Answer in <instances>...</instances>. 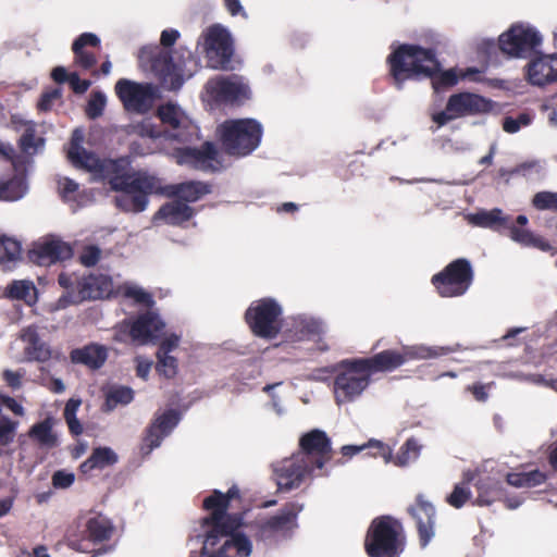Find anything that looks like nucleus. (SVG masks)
Segmentation results:
<instances>
[{
	"label": "nucleus",
	"mask_w": 557,
	"mask_h": 557,
	"mask_svg": "<svg viewBox=\"0 0 557 557\" xmlns=\"http://www.w3.org/2000/svg\"><path fill=\"white\" fill-rule=\"evenodd\" d=\"M240 491L236 485L226 493L213 490L203 499L202 507L210 510V515L202 519V525L209 527L203 541L202 554L209 557H248L252 545L250 540L239 532H235L243 524L240 513H228L230 504L240 499Z\"/></svg>",
	"instance_id": "obj_1"
},
{
	"label": "nucleus",
	"mask_w": 557,
	"mask_h": 557,
	"mask_svg": "<svg viewBox=\"0 0 557 557\" xmlns=\"http://www.w3.org/2000/svg\"><path fill=\"white\" fill-rule=\"evenodd\" d=\"M132 163L131 156L103 158L96 181L103 182L111 190L121 193L114 198L120 210L139 213L148 207L149 197L157 189L158 177L144 170L134 171Z\"/></svg>",
	"instance_id": "obj_2"
},
{
	"label": "nucleus",
	"mask_w": 557,
	"mask_h": 557,
	"mask_svg": "<svg viewBox=\"0 0 557 557\" xmlns=\"http://www.w3.org/2000/svg\"><path fill=\"white\" fill-rule=\"evenodd\" d=\"M394 85L401 89L408 79L430 78L435 91L450 88L458 83L455 70H442L434 48L413 44L399 45L386 60Z\"/></svg>",
	"instance_id": "obj_3"
},
{
	"label": "nucleus",
	"mask_w": 557,
	"mask_h": 557,
	"mask_svg": "<svg viewBox=\"0 0 557 557\" xmlns=\"http://www.w3.org/2000/svg\"><path fill=\"white\" fill-rule=\"evenodd\" d=\"M406 544L407 537L403 523L386 515L371 521L363 547L368 557H400Z\"/></svg>",
	"instance_id": "obj_4"
},
{
	"label": "nucleus",
	"mask_w": 557,
	"mask_h": 557,
	"mask_svg": "<svg viewBox=\"0 0 557 557\" xmlns=\"http://www.w3.org/2000/svg\"><path fill=\"white\" fill-rule=\"evenodd\" d=\"M58 283L66 290L58 299V308L61 309L86 300L109 298L113 292V281L106 274H89L78 277L75 274L61 272Z\"/></svg>",
	"instance_id": "obj_5"
},
{
	"label": "nucleus",
	"mask_w": 557,
	"mask_h": 557,
	"mask_svg": "<svg viewBox=\"0 0 557 557\" xmlns=\"http://www.w3.org/2000/svg\"><path fill=\"white\" fill-rule=\"evenodd\" d=\"M469 222L475 226L486 227L491 230H499L507 227V218L503 215V211L498 208L490 211L482 210L469 215ZM528 224V218L520 214L516 218V224L508 226L510 238L523 247L536 248L544 252L557 253L550 243L541 235L524 228Z\"/></svg>",
	"instance_id": "obj_6"
},
{
	"label": "nucleus",
	"mask_w": 557,
	"mask_h": 557,
	"mask_svg": "<svg viewBox=\"0 0 557 557\" xmlns=\"http://www.w3.org/2000/svg\"><path fill=\"white\" fill-rule=\"evenodd\" d=\"M224 152L233 157H246L260 145L263 128L253 119L226 120L218 128Z\"/></svg>",
	"instance_id": "obj_7"
},
{
	"label": "nucleus",
	"mask_w": 557,
	"mask_h": 557,
	"mask_svg": "<svg viewBox=\"0 0 557 557\" xmlns=\"http://www.w3.org/2000/svg\"><path fill=\"white\" fill-rule=\"evenodd\" d=\"M454 351L450 346L416 345L401 350L386 349L368 358H358L370 376L377 372H391L409 360L431 359L446 356Z\"/></svg>",
	"instance_id": "obj_8"
},
{
	"label": "nucleus",
	"mask_w": 557,
	"mask_h": 557,
	"mask_svg": "<svg viewBox=\"0 0 557 557\" xmlns=\"http://www.w3.org/2000/svg\"><path fill=\"white\" fill-rule=\"evenodd\" d=\"M358 358L345 359L338 363V372L333 381L334 399L337 405L355 401L368 388L371 376Z\"/></svg>",
	"instance_id": "obj_9"
},
{
	"label": "nucleus",
	"mask_w": 557,
	"mask_h": 557,
	"mask_svg": "<svg viewBox=\"0 0 557 557\" xmlns=\"http://www.w3.org/2000/svg\"><path fill=\"white\" fill-rule=\"evenodd\" d=\"M283 309L273 298H261L251 302L245 312V322L251 333L260 338L273 339L282 329L281 315Z\"/></svg>",
	"instance_id": "obj_10"
},
{
	"label": "nucleus",
	"mask_w": 557,
	"mask_h": 557,
	"mask_svg": "<svg viewBox=\"0 0 557 557\" xmlns=\"http://www.w3.org/2000/svg\"><path fill=\"white\" fill-rule=\"evenodd\" d=\"M29 157L17 154L11 145L2 144V163L8 174L2 176V201H16L25 196L28 189L27 165Z\"/></svg>",
	"instance_id": "obj_11"
},
{
	"label": "nucleus",
	"mask_w": 557,
	"mask_h": 557,
	"mask_svg": "<svg viewBox=\"0 0 557 557\" xmlns=\"http://www.w3.org/2000/svg\"><path fill=\"white\" fill-rule=\"evenodd\" d=\"M474 278L470 261L458 258L432 276V284L441 297L451 298L466 294Z\"/></svg>",
	"instance_id": "obj_12"
},
{
	"label": "nucleus",
	"mask_w": 557,
	"mask_h": 557,
	"mask_svg": "<svg viewBox=\"0 0 557 557\" xmlns=\"http://www.w3.org/2000/svg\"><path fill=\"white\" fill-rule=\"evenodd\" d=\"M492 101L473 92H458L449 96L445 110L434 113L432 120L438 127L448 122L470 115H480L491 112Z\"/></svg>",
	"instance_id": "obj_13"
},
{
	"label": "nucleus",
	"mask_w": 557,
	"mask_h": 557,
	"mask_svg": "<svg viewBox=\"0 0 557 557\" xmlns=\"http://www.w3.org/2000/svg\"><path fill=\"white\" fill-rule=\"evenodd\" d=\"M296 455L318 471L315 476L329 475V471L323 468L332 458V446L324 431L314 429L304 434L299 440V451Z\"/></svg>",
	"instance_id": "obj_14"
},
{
	"label": "nucleus",
	"mask_w": 557,
	"mask_h": 557,
	"mask_svg": "<svg viewBox=\"0 0 557 557\" xmlns=\"http://www.w3.org/2000/svg\"><path fill=\"white\" fill-rule=\"evenodd\" d=\"M542 42L540 33L532 26L517 23L498 38L500 51L512 58H523Z\"/></svg>",
	"instance_id": "obj_15"
},
{
	"label": "nucleus",
	"mask_w": 557,
	"mask_h": 557,
	"mask_svg": "<svg viewBox=\"0 0 557 557\" xmlns=\"http://www.w3.org/2000/svg\"><path fill=\"white\" fill-rule=\"evenodd\" d=\"M115 92L127 111L148 112L156 98V89L151 84H140L121 78L115 84Z\"/></svg>",
	"instance_id": "obj_16"
},
{
	"label": "nucleus",
	"mask_w": 557,
	"mask_h": 557,
	"mask_svg": "<svg viewBox=\"0 0 557 557\" xmlns=\"http://www.w3.org/2000/svg\"><path fill=\"white\" fill-rule=\"evenodd\" d=\"M74 255L71 244L50 235L35 242L27 252V258L34 264L49 267L58 262L70 260Z\"/></svg>",
	"instance_id": "obj_17"
},
{
	"label": "nucleus",
	"mask_w": 557,
	"mask_h": 557,
	"mask_svg": "<svg viewBox=\"0 0 557 557\" xmlns=\"http://www.w3.org/2000/svg\"><path fill=\"white\" fill-rule=\"evenodd\" d=\"M206 50L210 67L227 70L233 55V42L230 33L220 25L209 27L206 35Z\"/></svg>",
	"instance_id": "obj_18"
},
{
	"label": "nucleus",
	"mask_w": 557,
	"mask_h": 557,
	"mask_svg": "<svg viewBox=\"0 0 557 557\" xmlns=\"http://www.w3.org/2000/svg\"><path fill=\"white\" fill-rule=\"evenodd\" d=\"M177 163L202 172H216L222 163L215 145L205 141L200 147H184L176 151Z\"/></svg>",
	"instance_id": "obj_19"
},
{
	"label": "nucleus",
	"mask_w": 557,
	"mask_h": 557,
	"mask_svg": "<svg viewBox=\"0 0 557 557\" xmlns=\"http://www.w3.org/2000/svg\"><path fill=\"white\" fill-rule=\"evenodd\" d=\"M207 91L218 101L239 103L249 99L250 90L238 75L219 76L207 83Z\"/></svg>",
	"instance_id": "obj_20"
},
{
	"label": "nucleus",
	"mask_w": 557,
	"mask_h": 557,
	"mask_svg": "<svg viewBox=\"0 0 557 557\" xmlns=\"http://www.w3.org/2000/svg\"><path fill=\"white\" fill-rule=\"evenodd\" d=\"M274 473L278 490L290 491L299 487L306 478L315 476L318 472L294 454L290 458L282 460Z\"/></svg>",
	"instance_id": "obj_21"
},
{
	"label": "nucleus",
	"mask_w": 557,
	"mask_h": 557,
	"mask_svg": "<svg viewBox=\"0 0 557 557\" xmlns=\"http://www.w3.org/2000/svg\"><path fill=\"white\" fill-rule=\"evenodd\" d=\"M407 511L416 521L420 547L425 548L435 535V507L424 495L418 494Z\"/></svg>",
	"instance_id": "obj_22"
},
{
	"label": "nucleus",
	"mask_w": 557,
	"mask_h": 557,
	"mask_svg": "<svg viewBox=\"0 0 557 557\" xmlns=\"http://www.w3.org/2000/svg\"><path fill=\"white\" fill-rule=\"evenodd\" d=\"M157 185L153 195H163L184 203L196 202L212 191V185L202 181H187L163 186L158 177Z\"/></svg>",
	"instance_id": "obj_23"
},
{
	"label": "nucleus",
	"mask_w": 557,
	"mask_h": 557,
	"mask_svg": "<svg viewBox=\"0 0 557 557\" xmlns=\"http://www.w3.org/2000/svg\"><path fill=\"white\" fill-rule=\"evenodd\" d=\"M304 505L298 502H288L276 515L269 517L259 525L262 537H269L276 533L289 532L298 527L297 518L302 511Z\"/></svg>",
	"instance_id": "obj_24"
},
{
	"label": "nucleus",
	"mask_w": 557,
	"mask_h": 557,
	"mask_svg": "<svg viewBox=\"0 0 557 557\" xmlns=\"http://www.w3.org/2000/svg\"><path fill=\"white\" fill-rule=\"evenodd\" d=\"M151 71L163 88L177 90L183 85V77L174 63L172 53L157 49L150 57Z\"/></svg>",
	"instance_id": "obj_25"
},
{
	"label": "nucleus",
	"mask_w": 557,
	"mask_h": 557,
	"mask_svg": "<svg viewBox=\"0 0 557 557\" xmlns=\"http://www.w3.org/2000/svg\"><path fill=\"white\" fill-rule=\"evenodd\" d=\"M157 116L168 127L169 138L185 141L188 137L187 129L190 127V120L185 112L175 103L161 104L157 110Z\"/></svg>",
	"instance_id": "obj_26"
},
{
	"label": "nucleus",
	"mask_w": 557,
	"mask_h": 557,
	"mask_svg": "<svg viewBox=\"0 0 557 557\" xmlns=\"http://www.w3.org/2000/svg\"><path fill=\"white\" fill-rule=\"evenodd\" d=\"M164 327L165 324L158 313L147 311L132 321L129 336L139 344H147L160 338Z\"/></svg>",
	"instance_id": "obj_27"
},
{
	"label": "nucleus",
	"mask_w": 557,
	"mask_h": 557,
	"mask_svg": "<svg viewBox=\"0 0 557 557\" xmlns=\"http://www.w3.org/2000/svg\"><path fill=\"white\" fill-rule=\"evenodd\" d=\"M100 48L101 40L96 34H81L72 44L74 64L84 71L92 70L97 64V54L95 50H100Z\"/></svg>",
	"instance_id": "obj_28"
},
{
	"label": "nucleus",
	"mask_w": 557,
	"mask_h": 557,
	"mask_svg": "<svg viewBox=\"0 0 557 557\" xmlns=\"http://www.w3.org/2000/svg\"><path fill=\"white\" fill-rule=\"evenodd\" d=\"M527 79L531 85L539 87L557 83V53L532 60L527 65Z\"/></svg>",
	"instance_id": "obj_29"
},
{
	"label": "nucleus",
	"mask_w": 557,
	"mask_h": 557,
	"mask_svg": "<svg viewBox=\"0 0 557 557\" xmlns=\"http://www.w3.org/2000/svg\"><path fill=\"white\" fill-rule=\"evenodd\" d=\"M180 413L174 409L165 410L151 422L146 430L144 437L145 445L152 450L158 447L164 436L169 435L171 431L178 424Z\"/></svg>",
	"instance_id": "obj_30"
},
{
	"label": "nucleus",
	"mask_w": 557,
	"mask_h": 557,
	"mask_svg": "<svg viewBox=\"0 0 557 557\" xmlns=\"http://www.w3.org/2000/svg\"><path fill=\"white\" fill-rule=\"evenodd\" d=\"M109 357L107 346L98 343H89L70 352V360L74 364H82L91 371L101 369Z\"/></svg>",
	"instance_id": "obj_31"
},
{
	"label": "nucleus",
	"mask_w": 557,
	"mask_h": 557,
	"mask_svg": "<svg viewBox=\"0 0 557 557\" xmlns=\"http://www.w3.org/2000/svg\"><path fill=\"white\" fill-rule=\"evenodd\" d=\"M21 341L25 344L24 355L28 361L47 362L51 359L52 350L44 342L36 325L23 327L20 333Z\"/></svg>",
	"instance_id": "obj_32"
},
{
	"label": "nucleus",
	"mask_w": 557,
	"mask_h": 557,
	"mask_svg": "<svg viewBox=\"0 0 557 557\" xmlns=\"http://www.w3.org/2000/svg\"><path fill=\"white\" fill-rule=\"evenodd\" d=\"M194 214L195 211L191 207L176 199L162 205L154 213L153 220H162L165 224L180 226L189 221Z\"/></svg>",
	"instance_id": "obj_33"
},
{
	"label": "nucleus",
	"mask_w": 557,
	"mask_h": 557,
	"mask_svg": "<svg viewBox=\"0 0 557 557\" xmlns=\"http://www.w3.org/2000/svg\"><path fill=\"white\" fill-rule=\"evenodd\" d=\"M67 157L75 166L84 169L87 172L91 173L94 176V180L96 181V177L99 173L100 166L103 162V158H99L94 152L87 151L85 148H83L75 140V136H73V138H72V143H71V147L67 152Z\"/></svg>",
	"instance_id": "obj_34"
},
{
	"label": "nucleus",
	"mask_w": 557,
	"mask_h": 557,
	"mask_svg": "<svg viewBox=\"0 0 557 557\" xmlns=\"http://www.w3.org/2000/svg\"><path fill=\"white\" fill-rule=\"evenodd\" d=\"M114 532L112 521L101 513H97L87 519L85 523L86 537L92 543H102L109 541Z\"/></svg>",
	"instance_id": "obj_35"
},
{
	"label": "nucleus",
	"mask_w": 557,
	"mask_h": 557,
	"mask_svg": "<svg viewBox=\"0 0 557 557\" xmlns=\"http://www.w3.org/2000/svg\"><path fill=\"white\" fill-rule=\"evenodd\" d=\"M117 455L110 447L94 448L91 455L81 463L79 471L82 474H89L94 470H103L117 462Z\"/></svg>",
	"instance_id": "obj_36"
},
{
	"label": "nucleus",
	"mask_w": 557,
	"mask_h": 557,
	"mask_svg": "<svg viewBox=\"0 0 557 557\" xmlns=\"http://www.w3.org/2000/svg\"><path fill=\"white\" fill-rule=\"evenodd\" d=\"M53 420L48 417L35 423L28 431V436L44 449H52L59 445L58 435L53 432Z\"/></svg>",
	"instance_id": "obj_37"
},
{
	"label": "nucleus",
	"mask_w": 557,
	"mask_h": 557,
	"mask_svg": "<svg viewBox=\"0 0 557 557\" xmlns=\"http://www.w3.org/2000/svg\"><path fill=\"white\" fill-rule=\"evenodd\" d=\"M478 497L475 503L480 506H488L500 502L505 497L504 485L494 479H480L476 483Z\"/></svg>",
	"instance_id": "obj_38"
},
{
	"label": "nucleus",
	"mask_w": 557,
	"mask_h": 557,
	"mask_svg": "<svg viewBox=\"0 0 557 557\" xmlns=\"http://www.w3.org/2000/svg\"><path fill=\"white\" fill-rule=\"evenodd\" d=\"M4 297L16 300H24L27 305H33L37 298V290L32 281H13L5 287Z\"/></svg>",
	"instance_id": "obj_39"
},
{
	"label": "nucleus",
	"mask_w": 557,
	"mask_h": 557,
	"mask_svg": "<svg viewBox=\"0 0 557 557\" xmlns=\"http://www.w3.org/2000/svg\"><path fill=\"white\" fill-rule=\"evenodd\" d=\"M547 480V474L539 469L529 472H510L506 475V482L513 487H535Z\"/></svg>",
	"instance_id": "obj_40"
},
{
	"label": "nucleus",
	"mask_w": 557,
	"mask_h": 557,
	"mask_svg": "<svg viewBox=\"0 0 557 557\" xmlns=\"http://www.w3.org/2000/svg\"><path fill=\"white\" fill-rule=\"evenodd\" d=\"M294 327L299 339H313L324 333L323 322L310 317H299L294 321Z\"/></svg>",
	"instance_id": "obj_41"
},
{
	"label": "nucleus",
	"mask_w": 557,
	"mask_h": 557,
	"mask_svg": "<svg viewBox=\"0 0 557 557\" xmlns=\"http://www.w3.org/2000/svg\"><path fill=\"white\" fill-rule=\"evenodd\" d=\"M422 446L414 437H409L398 449L392 461L397 467H406L410 462L416 461L421 453Z\"/></svg>",
	"instance_id": "obj_42"
},
{
	"label": "nucleus",
	"mask_w": 557,
	"mask_h": 557,
	"mask_svg": "<svg viewBox=\"0 0 557 557\" xmlns=\"http://www.w3.org/2000/svg\"><path fill=\"white\" fill-rule=\"evenodd\" d=\"M17 143L21 149L20 154L26 157H28L27 154H34L36 152L37 147L44 145V139L40 137H36V124L34 122H29L28 124H26V128L24 129Z\"/></svg>",
	"instance_id": "obj_43"
},
{
	"label": "nucleus",
	"mask_w": 557,
	"mask_h": 557,
	"mask_svg": "<svg viewBox=\"0 0 557 557\" xmlns=\"http://www.w3.org/2000/svg\"><path fill=\"white\" fill-rule=\"evenodd\" d=\"M81 404V399L70 398L65 404V408L63 411L64 420L67 424L70 433L73 436H79L84 431L81 421L76 417Z\"/></svg>",
	"instance_id": "obj_44"
},
{
	"label": "nucleus",
	"mask_w": 557,
	"mask_h": 557,
	"mask_svg": "<svg viewBox=\"0 0 557 557\" xmlns=\"http://www.w3.org/2000/svg\"><path fill=\"white\" fill-rule=\"evenodd\" d=\"M134 399V392L127 386H117L110 389L106 396V406L109 409L115 408L117 405H127Z\"/></svg>",
	"instance_id": "obj_45"
},
{
	"label": "nucleus",
	"mask_w": 557,
	"mask_h": 557,
	"mask_svg": "<svg viewBox=\"0 0 557 557\" xmlns=\"http://www.w3.org/2000/svg\"><path fill=\"white\" fill-rule=\"evenodd\" d=\"M156 371L158 374L168 380L174 379L178 371V360L171 355L161 356L156 354Z\"/></svg>",
	"instance_id": "obj_46"
},
{
	"label": "nucleus",
	"mask_w": 557,
	"mask_h": 557,
	"mask_svg": "<svg viewBox=\"0 0 557 557\" xmlns=\"http://www.w3.org/2000/svg\"><path fill=\"white\" fill-rule=\"evenodd\" d=\"M21 255H22L21 242L2 234V264L5 261L20 260Z\"/></svg>",
	"instance_id": "obj_47"
},
{
	"label": "nucleus",
	"mask_w": 557,
	"mask_h": 557,
	"mask_svg": "<svg viewBox=\"0 0 557 557\" xmlns=\"http://www.w3.org/2000/svg\"><path fill=\"white\" fill-rule=\"evenodd\" d=\"M533 116L528 112H521L516 117L505 116L503 120V129L508 134H515L521 127L528 126L532 123Z\"/></svg>",
	"instance_id": "obj_48"
},
{
	"label": "nucleus",
	"mask_w": 557,
	"mask_h": 557,
	"mask_svg": "<svg viewBox=\"0 0 557 557\" xmlns=\"http://www.w3.org/2000/svg\"><path fill=\"white\" fill-rule=\"evenodd\" d=\"M107 103L106 96L101 91H94L86 106V115L90 120H96L102 115Z\"/></svg>",
	"instance_id": "obj_49"
},
{
	"label": "nucleus",
	"mask_w": 557,
	"mask_h": 557,
	"mask_svg": "<svg viewBox=\"0 0 557 557\" xmlns=\"http://www.w3.org/2000/svg\"><path fill=\"white\" fill-rule=\"evenodd\" d=\"M532 206L537 210L557 212V193L539 191L533 196Z\"/></svg>",
	"instance_id": "obj_50"
},
{
	"label": "nucleus",
	"mask_w": 557,
	"mask_h": 557,
	"mask_svg": "<svg viewBox=\"0 0 557 557\" xmlns=\"http://www.w3.org/2000/svg\"><path fill=\"white\" fill-rule=\"evenodd\" d=\"M364 450L367 454L372 457H381L384 459L386 463L392 461L393 450L392 448L377 440H370L368 443L363 444Z\"/></svg>",
	"instance_id": "obj_51"
},
{
	"label": "nucleus",
	"mask_w": 557,
	"mask_h": 557,
	"mask_svg": "<svg viewBox=\"0 0 557 557\" xmlns=\"http://www.w3.org/2000/svg\"><path fill=\"white\" fill-rule=\"evenodd\" d=\"M471 497V491L465 483L454 486L453 492L446 497V502L454 508H461Z\"/></svg>",
	"instance_id": "obj_52"
},
{
	"label": "nucleus",
	"mask_w": 557,
	"mask_h": 557,
	"mask_svg": "<svg viewBox=\"0 0 557 557\" xmlns=\"http://www.w3.org/2000/svg\"><path fill=\"white\" fill-rule=\"evenodd\" d=\"M101 258V249L96 245H87L79 255V262L87 268L96 265Z\"/></svg>",
	"instance_id": "obj_53"
},
{
	"label": "nucleus",
	"mask_w": 557,
	"mask_h": 557,
	"mask_svg": "<svg viewBox=\"0 0 557 557\" xmlns=\"http://www.w3.org/2000/svg\"><path fill=\"white\" fill-rule=\"evenodd\" d=\"M58 185L60 196L64 201H70L74 199V195L78 190V184L75 181L69 177H63L58 181Z\"/></svg>",
	"instance_id": "obj_54"
},
{
	"label": "nucleus",
	"mask_w": 557,
	"mask_h": 557,
	"mask_svg": "<svg viewBox=\"0 0 557 557\" xmlns=\"http://www.w3.org/2000/svg\"><path fill=\"white\" fill-rule=\"evenodd\" d=\"M135 134L141 137L159 138L161 131L158 129L150 121H143L132 126Z\"/></svg>",
	"instance_id": "obj_55"
},
{
	"label": "nucleus",
	"mask_w": 557,
	"mask_h": 557,
	"mask_svg": "<svg viewBox=\"0 0 557 557\" xmlns=\"http://www.w3.org/2000/svg\"><path fill=\"white\" fill-rule=\"evenodd\" d=\"M74 474L64 470H58L52 475V484L57 488H67L74 483Z\"/></svg>",
	"instance_id": "obj_56"
},
{
	"label": "nucleus",
	"mask_w": 557,
	"mask_h": 557,
	"mask_svg": "<svg viewBox=\"0 0 557 557\" xmlns=\"http://www.w3.org/2000/svg\"><path fill=\"white\" fill-rule=\"evenodd\" d=\"M125 295L127 297L134 299L136 302L143 304L147 307H151L154 304L152 296L141 288H136V287L128 288L125 292Z\"/></svg>",
	"instance_id": "obj_57"
},
{
	"label": "nucleus",
	"mask_w": 557,
	"mask_h": 557,
	"mask_svg": "<svg viewBox=\"0 0 557 557\" xmlns=\"http://www.w3.org/2000/svg\"><path fill=\"white\" fill-rule=\"evenodd\" d=\"M69 84H70L71 89L77 95L85 94L91 86L90 81L82 79L79 77L78 73H76V72L71 73Z\"/></svg>",
	"instance_id": "obj_58"
},
{
	"label": "nucleus",
	"mask_w": 557,
	"mask_h": 557,
	"mask_svg": "<svg viewBox=\"0 0 557 557\" xmlns=\"http://www.w3.org/2000/svg\"><path fill=\"white\" fill-rule=\"evenodd\" d=\"M61 92L59 89H52L50 91H46L40 96V99L37 103V108L39 111H49L52 106V101L60 98Z\"/></svg>",
	"instance_id": "obj_59"
},
{
	"label": "nucleus",
	"mask_w": 557,
	"mask_h": 557,
	"mask_svg": "<svg viewBox=\"0 0 557 557\" xmlns=\"http://www.w3.org/2000/svg\"><path fill=\"white\" fill-rule=\"evenodd\" d=\"M180 343V337L175 334H172L168 337H165L159 345L158 355L164 356L170 355L172 350H174Z\"/></svg>",
	"instance_id": "obj_60"
},
{
	"label": "nucleus",
	"mask_w": 557,
	"mask_h": 557,
	"mask_svg": "<svg viewBox=\"0 0 557 557\" xmlns=\"http://www.w3.org/2000/svg\"><path fill=\"white\" fill-rule=\"evenodd\" d=\"M492 384L493 383H490L487 385L482 383H474L473 385H468L466 389L473 395L475 400L484 403L488 398L486 388L490 387Z\"/></svg>",
	"instance_id": "obj_61"
},
{
	"label": "nucleus",
	"mask_w": 557,
	"mask_h": 557,
	"mask_svg": "<svg viewBox=\"0 0 557 557\" xmlns=\"http://www.w3.org/2000/svg\"><path fill=\"white\" fill-rule=\"evenodd\" d=\"M17 425L18 421L2 416V445L12 438Z\"/></svg>",
	"instance_id": "obj_62"
},
{
	"label": "nucleus",
	"mask_w": 557,
	"mask_h": 557,
	"mask_svg": "<svg viewBox=\"0 0 557 557\" xmlns=\"http://www.w3.org/2000/svg\"><path fill=\"white\" fill-rule=\"evenodd\" d=\"M136 362V375L143 380H147L152 367V362L141 357H137Z\"/></svg>",
	"instance_id": "obj_63"
},
{
	"label": "nucleus",
	"mask_w": 557,
	"mask_h": 557,
	"mask_svg": "<svg viewBox=\"0 0 557 557\" xmlns=\"http://www.w3.org/2000/svg\"><path fill=\"white\" fill-rule=\"evenodd\" d=\"M180 38V33L176 29H164L161 33L160 42L164 48L172 47Z\"/></svg>",
	"instance_id": "obj_64"
}]
</instances>
